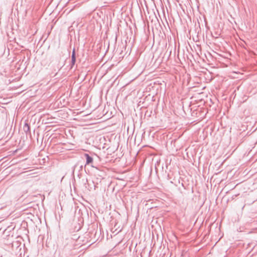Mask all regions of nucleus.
Segmentation results:
<instances>
[{
  "label": "nucleus",
  "instance_id": "nucleus-1",
  "mask_svg": "<svg viewBox=\"0 0 257 257\" xmlns=\"http://www.w3.org/2000/svg\"><path fill=\"white\" fill-rule=\"evenodd\" d=\"M168 3V6L169 9H170V14L169 16V19L170 22V24L172 26V28H170V30L172 34V37L171 36L170 38H168V50H170L169 56L168 57V59L170 60H172L174 59V61L175 62L176 59V40L175 37V28H174L172 26L173 24L175 27V20L173 16L172 13V8L174 10H175V7H176V2L177 0H167Z\"/></svg>",
  "mask_w": 257,
  "mask_h": 257
},
{
  "label": "nucleus",
  "instance_id": "nucleus-2",
  "mask_svg": "<svg viewBox=\"0 0 257 257\" xmlns=\"http://www.w3.org/2000/svg\"><path fill=\"white\" fill-rule=\"evenodd\" d=\"M176 141L177 139L175 138L169 139L167 142V147L172 153V155L169 156L166 160L167 168L170 167V169L172 168V166L174 167L176 164L175 156V154L177 153Z\"/></svg>",
  "mask_w": 257,
  "mask_h": 257
},
{
  "label": "nucleus",
  "instance_id": "nucleus-3",
  "mask_svg": "<svg viewBox=\"0 0 257 257\" xmlns=\"http://www.w3.org/2000/svg\"><path fill=\"white\" fill-rule=\"evenodd\" d=\"M179 71L181 72V73L182 74V76L180 74V80L182 81L183 84L186 82L188 83L189 79L188 74L186 73L185 70L183 68H180Z\"/></svg>",
  "mask_w": 257,
  "mask_h": 257
},
{
  "label": "nucleus",
  "instance_id": "nucleus-4",
  "mask_svg": "<svg viewBox=\"0 0 257 257\" xmlns=\"http://www.w3.org/2000/svg\"><path fill=\"white\" fill-rule=\"evenodd\" d=\"M84 156L86 159V165L91 164V166L93 168H96L98 171H100L101 173H103L102 171H100L97 167H94L93 165V159L88 154H84Z\"/></svg>",
  "mask_w": 257,
  "mask_h": 257
},
{
  "label": "nucleus",
  "instance_id": "nucleus-5",
  "mask_svg": "<svg viewBox=\"0 0 257 257\" xmlns=\"http://www.w3.org/2000/svg\"><path fill=\"white\" fill-rule=\"evenodd\" d=\"M170 112L171 113H173L175 115H176V100L175 98H173L172 96H171V100L170 101Z\"/></svg>",
  "mask_w": 257,
  "mask_h": 257
},
{
  "label": "nucleus",
  "instance_id": "nucleus-6",
  "mask_svg": "<svg viewBox=\"0 0 257 257\" xmlns=\"http://www.w3.org/2000/svg\"><path fill=\"white\" fill-rule=\"evenodd\" d=\"M168 179L170 180V183L174 184L175 185H176L175 184V172L174 171L170 170L169 172L168 173Z\"/></svg>",
  "mask_w": 257,
  "mask_h": 257
},
{
  "label": "nucleus",
  "instance_id": "nucleus-7",
  "mask_svg": "<svg viewBox=\"0 0 257 257\" xmlns=\"http://www.w3.org/2000/svg\"><path fill=\"white\" fill-rule=\"evenodd\" d=\"M76 61V56L75 48H73L71 55V61L70 64V68L72 69L74 66Z\"/></svg>",
  "mask_w": 257,
  "mask_h": 257
},
{
  "label": "nucleus",
  "instance_id": "nucleus-8",
  "mask_svg": "<svg viewBox=\"0 0 257 257\" xmlns=\"http://www.w3.org/2000/svg\"><path fill=\"white\" fill-rule=\"evenodd\" d=\"M23 130L26 134H27L28 133H29L30 134L31 133L30 126L28 123H25L23 126Z\"/></svg>",
  "mask_w": 257,
  "mask_h": 257
},
{
  "label": "nucleus",
  "instance_id": "nucleus-9",
  "mask_svg": "<svg viewBox=\"0 0 257 257\" xmlns=\"http://www.w3.org/2000/svg\"><path fill=\"white\" fill-rule=\"evenodd\" d=\"M182 255L184 257H188V254L187 252L183 253Z\"/></svg>",
  "mask_w": 257,
  "mask_h": 257
},
{
  "label": "nucleus",
  "instance_id": "nucleus-10",
  "mask_svg": "<svg viewBox=\"0 0 257 257\" xmlns=\"http://www.w3.org/2000/svg\"><path fill=\"white\" fill-rule=\"evenodd\" d=\"M173 234H174L175 237L177 239V235L175 234V233H173Z\"/></svg>",
  "mask_w": 257,
  "mask_h": 257
},
{
  "label": "nucleus",
  "instance_id": "nucleus-11",
  "mask_svg": "<svg viewBox=\"0 0 257 257\" xmlns=\"http://www.w3.org/2000/svg\"><path fill=\"white\" fill-rule=\"evenodd\" d=\"M16 243L17 245H18V244H19V242H17H17H16Z\"/></svg>",
  "mask_w": 257,
  "mask_h": 257
},
{
  "label": "nucleus",
  "instance_id": "nucleus-12",
  "mask_svg": "<svg viewBox=\"0 0 257 257\" xmlns=\"http://www.w3.org/2000/svg\"><path fill=\"white\" fill-rule=\"evenodd\" d=\"M167 10L168 13H169V10L168 9V8H167Z\"/></svg>",
  "mask_w": 257,
  "mask_h": 257
}]
</instances>
